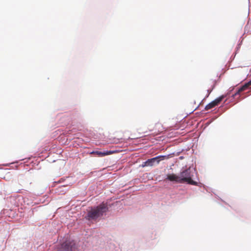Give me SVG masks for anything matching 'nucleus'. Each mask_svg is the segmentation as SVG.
<instances>
[{
	"label": "nucleus",
	"instance_id": "obj_1",
	"mask_svg": "<svg viewBox=\"0 0 251 251\" xmlns=\"http://www.w3.org/2000/svg\"><path fill=\"white\" fill-rule=\"evenodd\" d=\"M107 210V204L102 202L98 206L92 208L88 212L87 218L89 220H96L100 216H102L103 214L106 212Z\"/></svg>",
	"mask_w": 251,
	"mask_h": 251
},
{
	"label": "nucleus",
	"instance_id": "obj_2",
	"mask_svg": "<svg viewBox=\"0 0 251 251\" xmlns=\"http://www.w3.org/2000/svg\"><path fill=\"white\" fill-rule=\"evenodd\" d=\"M179 176L180 183L187 182L188 184L195 185L197 184V182L192 179L188 170H185L182 172Z\"/></svg>",
	"mask_w": 251,
	"mask_h": 251
},
{
	"label": "nucleus",
	"instance_id": "obj_3",
	"mask_svg": "<svg viewBox=\"0 0 251 251\" xmlns=\"http://www.w3.org/2000/svg\"><path fill=\"white\" fill-rule=\"evenodd\" d=\"M167 158L166 156H158L151 159H148L146 161L144 162V165L143 166H152L156 163L157 164H159L160 161L164 160Z\"/></svg>",
	"mask_w": 251,
	"mask_h": 251
},
{
	"label": "nucleus",
	"instance_id": "obj_4",
	"mask_svg": "<svg viewBox=\"0 0 251 251\" xmlns=\"http://www.w3.org/2000/svg\"><path fill=\"white\" fill-rule=\"evenodd\" d=\"M225 95H222L219 97V98H217L207 105H206L205 107V110H208L215 106L218 105L222 101V100L225 98Z\"/></svg>",
	"mask_w": 251,
	"mask_h": 251
},
{
	"label": "nucleus",
	"instance_id": "obj_5",
	"mask_svg": "<svg viewBox=\"0 0 251 251\" xmlns=\"http://www.w3.org/2000/svg\"><path fill=\"white\" fill-rule=\"evenodd\" d=\"M75 243L73 242L67 241L61 245L59 251H74Z\"/></svg>",
	"mask_w": 251,
	"mask_h": 251
},
{
	"label": "nucleus",
	"instance_id": "obj_6",
	"mask_svg": "<svg viewBox=\"0 0 251 251\" xmlns=\"http://www.w3.org/2000/svg\"><path fill=\"white\" fill-rule=\"evenodd\" d=\"M248 88L251 89V80L249 82L245 84L243 86L240 88L237 92L232 96L233 97H234L237 95H239L241 92L247 90Z\"/></svg>",
	"mask_w": 251,
	"mask_h": 251
},
{
	"label": "nucleus",
	"instance_id": "obj_7",
	"mask_svg": "<svg viewBox=\"0 0 251 251\" xmlns=\"http://www.w3.org/2000/svg\"><path fill=\"white\" fill-rule=\"evenodd\" d=\"M113 153L112 151H93L90 153L91 154H96L100 157H102L106 155L111 154Z\"/></svg>",
	"mask_w": 251,
	"mask_h": 251
},
{
	"label": "nucleus",
	"instance_id": "obj_8",
	"mask_svg": "<svg viewBox=\"0 0 251 251\" xmlns=\"http://www.w3.org/2000/svg\"><path fill=\"white\" fill-rule=\"evenodd\" d=\"M167 179H169L171 181H176V182L180 183L179 176H177L175 174H168L167 175Z\"/></svg>",
	"mask_w": 251,
	"mask_h": 251
},
{
	"label": "nucleus",
	"instance_id": "obj_9",
	"mask_svg": "<svg viewBox=\"0 0 251 251\" xmlns=\"http://www.w3.org/2000/svg\"><path fill=\"white\" fill-rule=\"evenodd\" d=\"M215 85V81L212 80L211 82V85L210 87L207 90L208 96L210 94V93L212 91Z\"/></svg>",
	"mask_w": 251,
	"mask_h": 251
},
{
	"label": "nucleus",
	"instance_id": "obj_10",
	"mask_svg": "<svg viewBox=\"0 0 251 251\" xmlns=\"http://www.w3.org/2000/svg\"><path fill=\"white\" fill-rule=\"evenodd\" d=\"M21 183H23V180L19 181V182H18V184H19L20 186H22V184H21Z\"/></svg>",
	"mask_w": 251,
	"mask_h": 251
},
{
	"label": "nucleus",
	"instance_id": "obj_11",
	"mask_svg": "<svg viewBox=\"0 0 251 251\" xmlns=\"http://www.w3.org/2000/svg\"><path fill=\"white\" fill-rule=\"evenodd\" d=\"M22 190H23L22 189H18V190L16 191V192H17V193H22Z\"/></svg>",
	"mask_w": 251,
	"mask_h": 251
},
{
	"label": "nucleus",
	"instance_id": "obj_12",
	"mask_svg": "<svg viewBox=\"0 0 251 251\" xmlns=\"http://www.w3.org/2000/svg\"><path fill=\"white\" fill-rule=\"evenodd\" d=\"M162 132V130H158L157 132L156 133V134H159V133Z\"/></svg>",
	"mask_w": 251,
	"mask_h": 251
}]
</instances>
